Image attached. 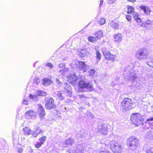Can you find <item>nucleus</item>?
I'll list each match as a JSON object with an SVG mask.
<instances>
[{
	"label": "nucleus",
	"mask_w": 153,
	"mask_h": 153,
	"mask_svg": "<svg viewBox=\"0 0 153 153\" xmlns=\"http://www.w3.org/2000/svg\"><path fill=\"white\" fill-rule=\"evenodd\" d=\"M110 148L112 151L115 153H120L123 149L121 144L115 140V137L113 134H111L109 137Z\"/></svg>",
	"instance_id": "1"
},
{
	"label": "nucleus",
	"mask_w": 153,
	"mask_h": 153,
	"mask_svg": "<svg viewBox=\"0 0 153 153\" xmlns=\"http://www.w3.org/2000/svg\"><path fill=\"white\" fill-rule=\"evenodd\" d=\"M127 71H128V73L126 76V78L132 82H134L137 79L136 73V71L134 70L133 67L131 66H127L124 70V75L126 74Z\"/></svg>",
	"instance_id": "2"
},
{
	"label": "nucleus",
	"mask_w": 153,
	"mask_h": 153,
	"mask_svg": "<svg viewBox=\"0 0 153 153\" xmlns=\"http://www.w3.org/2000/svg\"><path fill=\"white\" fill-rule=\"evenodd\" d=\"M131 120L133 124L137 126L141 124L143 125L142 122L143 119L142 116L139 113H133L131 116Z\"/></svg>",
	"instance_id": "3"
},
{
	"label": "nucleus",
	"mask_w": 153,
	"mask_h": 153,
	"mask_svg": "<svg viewBox=\"0 0 153 153\" xmlns=\"http://www.w3.org/2000/svg\"><path fill=\"white\" fill-rule=\"evenodd\" d=\"M78 84L80 88L84 89L83 91L87 92L94 90L92 83L91 82H86L85 81L81 80L79 81Z\"/></svg>",
	"instance_id": "4"
},
{
	"label": "nucleus",
	"mask_w": 153,
	"mask_h": 153,
	"mask_svg": "<svg viewBox=\"0 0 153 153\" xmlns=\"http://www.w3.org/2000/svg\"><path fill=\"white\" fill-rule=\"evenodd\" d=\"M137 58L140 60L147 59L149 57V52L146 48H143L138 50L136 52Z\"/></svg>",
	"instance_id": "5"
},
{
	"label": "nucleus",
	"mask_w": 153,
	"mask_h": 153,
	"mask_svg": "<svg viewBox=\"0 0 153 153\" xmlns=\"http://www.w3.org/2000/svg\"><path fill=\"white\" fill-rule=\"evenodd\" d=\"M127 144L130 149L134 150L137 147L138 139L134 136L130 137L127 140Z\"/></svg>",
	"instance_id": "6"
},
{
	"label": "nucleus",
	"mask_w": 153,
	"mask_h": 153,
	"mask_svg": "<svg viewBox=\"0 0 153 153\" xmlns=\"http://www.w3.org/2000/svg\"><path fill=\"white\" fill-rule=\"evenodd\" d=\"M79 65H75L74 67L77 70L82 71L83 73L86 72L89 69V66L87 65L85 62H78Z\"/></svg>",
	"instance_id": "7"
},
{
	"label": "nucleus",
	"mask_w": 153,
	"mask_h": 153,
	"mask_svg": "<svg viewBox=\"0 0 153 153\" xmlns=\"http://www.w3.org/2000/svg\"><path fill=\"white\" fill-rule=\"evenodd\" d=\"M132 100L130 99L127 98L124 99L121 102V104L123 109L128 110L132 108Z\"/></svg>",
	"instance_id": "8"
},
{
	"label": "nucleus",
	"mask_w": 153,
	"mask_h": 153,
	"mask_svg": "<svg viewBox=\"0 0 153 153\" xmlns=\"http://www.w3.org/2000/svg\"><path fill=\"white\" fill-rule=\"evenodd\" d=\"M45 108L47 109H54L56 107L54 100L52 98H47L45 101Z\"/></svg>",
	"instance_id": "9"
},
{
	"label": "nucleus",
	"mask_w": 153,
	"mask_h": 153,
	"mask_svg": "<svg viewBox=\"0 0 153 153\" xmlns=\"http://www.w3.org/2000/svg\"><path fill=\"white\" fill-rule=\"evenodd\" d=\"M38 114H39L40 117L42 120L44 119V117L45 115V112L44 108L40 104L38 105Z\"/></svg>",
	"instance_id": "10"
},
{
	"label": "nucleus",
	"mask_w": 153,
	"mask_h": 153,
	"mask_svg": "<svg viewBox=\"0 0 153 153\" xmlns=\"http://www.w3.org/2000/svg\"><path fill=\"white\" fill-rule=\"evenodd\" d=\"M78 78L75 74H71L68 77V81L71 84L75 85Z\"/></svg>",
	"instance_id": "11"
},
{
	"label": "nucleus",
	"mask_w": 153,
	"mask_h": 153,
	"mask_svg": "<svg viewBox=\"0 0 153 153\" xmlns=\"http://www.w3.org/2000/svg\"><path fill=\"white\" fill-rule=\"evenodd\" d=\"M152 25H153V20H148L145 23L143 22L141 26L143 27H145L149 29H151L152 28Z\"/></svg>",
	"instance_id": "12"
},
{
	"label": "nucleus",
	"mask_w": 153,
	"mask_h": 153,
	"mask_svg": "<svg viewBox=\"0 0 153 153\" xmlns=\"http://www.w3.org/2000/svg\"><path fill=\"white\" fill-rule=\"evenodd\" d=\"M83 144H78L74 150L75 153H84V148Z\"/></svg>",
	"instance_id": "13"
},
{
	"label": "nucleus",
	"mask_w": 153,
	"mask_h": 153,
	"mask_svg": "<svg viewBox=\"0 0 153 153\" xmlns=\"http://www.w3.org/2000/svg\"><path fill=\"white\" fill-rule=\"evenodd\" d=\"M107 129L108 128L106 125H101L99 127V132L100 134H105L107 133Z\"/></svg>",
	"instance_id": "14"
},
{
	"label": "nucleus",
	"mask_w": 153,
	"mask_h": 153,
	"mask_svg": "<svg viewBox=\"0 0 153 153\" xmlns=\"http://www.w3.org/2000/svg\"><path fill=\"white\" fill-rule=\"evenodd\" d=\"M64 91L67 93H68L69 96H71L72 94L71 91V88L70 85L67 83L64 84Z\"/></svg>",
	"instance_id": "15"
},
{
	"label": "nucleus",
	"mask_w": 153,
	"mask_h": 153,
	"mask_svg": "<svg viewBox=\"0 0 153 153\" xmlns=\"http://www.w3.org/2000/svg\"><path fill=\"white\" fill-rule=\"evenodd\" d=\"M140 8L141 10L147 15L149 14L151 12V10L149 7L142 5L140 6Z\"/></svg>",
	"instance_id": "16"
},
{
	"label": "nucleus",
	"mask_w": 153,
	"mask_h": 153,
	"mask_svg": "<svg viewBox=\"0 0 153 153\" xmlns=\"http://www.w3.org/2000/svg\"><path fill=\"white\" fill-rule=\"evenodd\" d=\"M102 51L106 59L111 54L110 51L105 48H103L102 49Z\"/></svg>",
	"instance_id": "17"
},
{
	"label": "nucleus",
	"mask_w": 153,
	"mask_h": 153,
	"mask_svg": "<svg viewBox=\"0 0 153 153\" xmlns=\"http://www.w3.org/2000/svg\"><path fill=\"white\" fill-rule=\"evenodd\" d=\"M108 25L115 30H117L119 26V25L118 23H116L114 21L110 22L108 23Z\"/></svg>",
	"instance_id": "18"
},
{
	"label": "nucleus",
	"mask_w": 153,
	"mask_h": 153,
	"mask_svg": "<svg viewBox=\"0 0 153 153\" xmlns=\"http://www.w3.org/2000/svg\"><path fill=\"white\" fill-rule=\"evenodd\" d=\"M87 53H87V50L83 49L79 50L78 52V54L81 57L85 56L87 55Z\"/></svg>",
	"instance_id": "19"
},
{
	"label": "nucleus",
	"mask_w": 153,
	"mask_h": 153,
	"mask_svg": "<svg viewBox=\"0 0 153 153\" xmlns=\"http://www.w3.org/2000/svg\"><path fill=\"white\" fill-rule=\"evenodd\" d=\"M22 130L24 131V135H29L30 134L31 132V130L30 128L27 127H25L23 128Z\"/></svg>",
	"instance_id": "20"
},
{
	"label": "nucleus",
	"mask_w": 153,
	"mask_h": 153,
	"mask_svg": "<svg viewBox=\"0 0 153 153\" xmlns=\"http://www.w3.org/2000/svg\"><path fill=\"white\" fill-rule=\"evenodd\" d=\"M139 14L137 13H134L133 14V18L134 20L136 21L137 23H140L142 22L141 19L139 17Z\"/></svg>",
	"instance_id": "21"
},
{
	"label": "nucleus",
	"mask_w": 153,
	"mask_h": 153,
	"mask_svg": "<svg viewBox=\"0 0 153 153\" xmlns=\"http://www.w3.org/2000/svg\"><path fill=\"white\" fill-rule=\"evenodd\" d=\"M52 82L51 80L48 79L44 78L42 80V83L45 85H48L51 84Z\"/></svg>",
	"instance_id": "22"
},
{
	"label": "nucleus",
	"mask_w": 153,
	"mask_h": 153,
	"mask_svg": "<svg viewBox=\"0 0 153 153\" xmlns=\"http://www.w3.org/2000/svg\"><path fill=\"white\" fill-rule=\"evenodd\" d=\"M95 36L98 39H100L103 36L102 32L101 30L96 31Z\"/></svg>",
	"instance_id": "23"
},
{
	"label": "nucleus",
	"mask_w": 153,
	"mask_h": 153,
	"mask_svg": "<svg viewBox=\"0 0 153 153\" xmlns=\"http://www.w3.org/2000/svg\"><path fill=\"white\" fill-rule=\"evenodd\" d=\"M147 64L149 66L153 67V56L148 59Z\"/></svg>",
	"instance_id": "24"
},
{
	"label": "nucleus",
	"mask_w": 153,
	"mask_h": 153,
	"mask_svg": "<svg viewBox=\"0 0 153 153\" xmlns=\"http://www.w3.org/2000/svg\"><path fill=\"white\" fill-rule=\"evenodd\" d=\"M26 115L30 117H35L36 115V113L32 110L27 111L25 113Z\"/></svg>",
	"instance_id": "25"
},
{
	"label": "nucleus",
	"mask_w": 153,
	"mask_h": 153,
	"mask_svg": "<svg viewBox=\"0 0 153 153\" xmlns=\"http://www.w3.org/2000/svg\"><path fill=\"white\" fill-rule=\"evenodd\" d=\"M88 75L92 76H96V71L94 69H90L88 71Z\"/></svg>",
	"instance_id": "26"
},
{
	"label": "nucleus",
	"mask_w": 153,
	"mask_h": 153,
	"mask_svg": "<svg viewBox=\"0 0 153 153\" xmlns=\"http://www.w3.org/2000/svg\"><path fill=\"white\" fill-rule=\"evenodd\" d=\"M122 36L120 33H118L114 36V39L115 41L120 42L122 39Z\"/></svg>",
	"instance_id": "27"
},
{
	"label": "nucleus",
	"mask_w": 153,
	"mask_h": 153,
	"mask_svg": "<svg viewBox=\"0 0 153 153\" xmlns=\"http://www.w3.org/2000/svg\"><path fill=\"white\" fill-rule=\"evenodd\" d=\"M55 94L57 96L58 98L61 100H64V97L62 96L61 91H56L55 93Z\"/></svg>",
	"instance_id": "28"
},
{
	"label": "nucleus",
	"mask_w": 153,
	"mask_h": 153,
	"mask_svg": "<svg viewBox=\"0 0 153 153\" xmlns=\"http://www.w3.org/2000/svg\"><path fill=\"white\" fill-rule=\"evenodd\" d=\"M127 8L128 9L127 13L128 14H131L134 11V8L131 6H128Z\"/></svg>",
	"instance_id": "29"
},
{
	"label": "nucleus",
	"mask_w": 153,
	"mask_h": 153,
	"mask_svg": "<svg viewBox=\"0 0 153 153\" xmlns=\"http://www.w3.org/2000/svg\"><path fill=\"white\" fill-rule=\"evenodd\" d=\"M29 97L31 100H32V101L36 102L38 101V97L37 95H34L30 94L29 96Z\"/></svg>",
	"instance_id": "30"
},
{
	"label": "nucleus",
	"mask_w": 153,
	"mask_h": 153,
	"mask_svg": "<svg viewBox=\"0 0 153 153\" xmlns=\"http://www.w3.org/2000/svg\"><path fill=\"white\" fill-rule=\"evenodd\" d=\"M96 55L97 58L96 62H98L100 60L101 58V54L99 51H97Z\"/></svg>",
	"instance_id": "31"
},
{
	"label": "nucleus",
	"mask_w": 153,
	"mask_h": 153,
	"mask_svg": "<svg viewBox=\"0 0 153 153\" xmlns=\"http://www.w3.org/2000/svg\"><path fill=\"white\" fill-rule=\"evenodd\" d=\"M74 141L72 138H70L66 140V143L67 145H72L74 143Z\"/></svg>",
	"instance_id": "32"
},
{
	"label": "nucleus",
	"mask_w": 153,
	"mask_h": 153,
	"mask_svg": "<svg viewBox=\"0 0 153 153\" xmlns=\"http://www.w3.org/2000/svg\"><path fill=\"white\" fill-rule=\"evenodd\" d=\"M36 93L37 95L39 96H45L46 95V93L43 91L41 90H38L36 91Z\"/></svg>",
	"instance_id": "33"
},
{
	"label": "nucleus",
	"mask_w": 153,
	"mask_h": 153,
	"mask_svg": "<svg viewBox=\"0 0 153 153\" xmlns=\"http://www.w3.org/2000/svg\"><path fill=\"white\" fill-rule=\"evenodd\" d=\"M88 40L90 42H94L98 39L96 37H94L93 36H89L88 38Z\"/></svg>",
	"instance_id": "34"
},
{
	"label": "nucleus",
	"mask_w": 153,
	"mask_h": 153,
	"mask_svg": "<svg viewBox=\"0 0 153 153\" xmlns=\"http://www.w3.org/2000/svg\"><path fill=\"white\" fill-rule=\"evenodd\" d=\"M146 137L149 140L153 139V135L151 132H149L148 134H146Z\"/></svg>",
	"instance_id": "35"
},
{
	"label": "nucleus",
	"mask_w": 153,
	"mask_h": 153,
	"mask_svg": "<svg viewBox=\"0 0 153 153\" xmlns=\"http://www.w3.org/2000/svg\"><path fill=\"white\" fill-rule=\"evenodd\" d=\"M40 82V80L39 77L35 78L33 80V85L35 86L38 84Z\"/></svg>",
	"instance_id": "36"
},
{
	"label": "nucleus",
	"mask_w": 153,
	"mask_h": 153,
	"mask_svg": "<svg viewBox=\"0 0 153 153\" xmlns=\"http://www.w3.org/2000/svg\"><path fill=\"white\" fill-rule=\"evenodd\" d=\"M105 22V20L104 18H101L99 20L98 23L100 25H102L104 24Z\"/></svg>",
	"instance_id": "37"
},
{
	"label": "nucleus",
	"mask_w": 153,
	"mask_h": 153,
	"mask_svg": "<svg viewBox=\"0 0 153 153\" xmlns=\"http://www.w3.org/2000/svg\"><path fill=\"white\" fill-rule=\"evenodd\" d=\"M116 56L112 54L111 53L110 55V56L108 57L106 59L108 60H110L114 61V59L115 58Z\"/></svg>",
	"instance_id": "38"
},
{
	"label": "nucleus",
	"mask_w": 153,
	"mask_h": 153,
	"mask_svg": "<svg viewBox=\"0 0 153 153\" xmlns=\"http://www.w3.org/2000/svg\"><path fill=\"white\" fill-rule=\"evenodd\" d=\"M34 131L38 135L40 133H43V131L39 129V127L36 128V129H34Z\"/></svg>",
	"instance_id": "39"
},
{
	"label": "nucleus",
	"mask_w": 153,
	"mask_h": 153,
	"mask_svg": "<svg viewBox=\"0 0 153 153\" xmlns=\"http://www.w3.org/2000/svg\"><path fill=\"white\" fill-rule=\"evenodd\" d=\"M56 83L59 87L61 86L62 85V82L57 78H56L55 79Z\"/></svg>",
	"instance_id": "40"
},
{
	"label": "nucleus",
	"mask_w": 153,
	"mask_h": 153,
	"mask_svg": "<svg viewBox=\"0 0 153 153\" xmlns=\"http://www.w3.org/2000/svg\"><path fill=\"white\" fill-rule=\"evenodd\" d=\"M86 114L89 117V119L93 118L94 117L93 114L89 111H87L86 113Z\"/></svg>",
	"instance_id": "41"
},
{
	"label": "nucleus",
	"mask_w": 153,
	"mask_h": 153,
	"mask_svg": "<svg viewBox=\"0 0 153 153\" xmlns=\"http://www.w3.org/2000/svg\"><path fill=\"white\" fill-rule=\"evenodd\" d=\"M46 139V136H42L39 139L40 142L42 144L44 143Z\"/></svg>",
	"instance_id": "42"
},
{
	"label": "nucleus",
	"mask_w": 153,
	"mask_h": 153,
	"mask_svg": "<svg viewBox=\"0 0 153 153\" xmlns=\"http://www.w3.org/2000/svg\"><path fill=\"white\" fill-rule=\"evenodd\" d=\"M146 153H153V147L148 148L146 149Z\"/></svg>",
	"instance_id": "43"
},
{
	"label": "nucleus",
	"mask_w": 153,
	"mask_h": 153,
	"mask_svg": "<svg viewBox=\"0 0 153 153\" xmlns=\"http://www.w3.org/2000/svg\"><path fill=\"white\" fill-rule=\"evenodd\" d=\"M42 144V143H41L40 142H38L36 144L35 147L37 148H39L41 146Z\"/></svg>",
	"instance_id": "44"
},
{
	"label": "nucleus",
	"mask_w": 153,
	"mask_h": 153,
	"mask_svg": "<svg viewBox=\"0 0 153 153\" xmlns=\"http://www.w3.org/2000/svg\"><path fill=\"white\" fill-rule=\"evenodd\" d=\"M59 68H63L65 67V64L64 63H61L59 64L58 65Z\"/></svg>",
	"instance_id": "45"
},
{
	"label": "nucleus",
	"mask_w": 153,
	"mask_h": 153,
	"mask_svg": "<svg viewBox=\"0 0 153 153\" xmlns=\"http://www.w3.org/2000/svg\"><path fill=\"white\" fill-rule=\"evenodd\" d=\"M126 18L128 21H131V16L129 15H126Z\"/></svg>",
	"instance_id": "46"
},
{
	"label": "nucleus",
	"mask_w": 153,
	"mask_h": 153,
	"mask_svg": "<svg viewBox=\"0 0 153 153\" xmlns=\"http://www.w3.org/2000/svg\"><path fill=\"white\" fill-rule=\"evenodd\" d=\"M31 134L34 137H36L38 135L34 131H33L31 132Z\"/></svg>",
	"instance_id": "47"
},
{
	"label": "nucleus",
	"mask_w": 153,
	"mask_h": 153,
	"mask_svg": "<svg viewBox=\"0 0 153 153\" xmlns=\"http://www.w3.org/2000/svg\"><path fill=\"white\" fill-rule=\"evenodd\" d=\"M46 65L47 66L49 67V68H51L52 69L53 68V66L52 64L50 63H48L46 64Z\"/></svg>",
	"instance_id": "48"
},
{
	"label": "nucleus",
	"mask_w": 153,
	"mask_h": 153,
	"mask_svg": "<svg viewBox=\"0 0 153 153\" xmlns=\"http://www.w3.org/2000/svg\"><path fill=\"white\" fill-rule=\"evenodd\" d=\"M59 72V73H60L62 75H63L64 73L65 72L64 70L63 69H60Z\"/></svg>",
	"instance_id": "49"
},
{
	"label": "nucleus",
	"mask_w": 153,
	"mask_h": 153,
	"mask_svg": "<svg viewBox=\"0 0 153 153\" xmlns=\"http://www.w3.org/2000/svg\"><path fill=\"white\" fill-rule=\"evenodd\" d=\"M78 96L80 98H83L84 99L86 98V97L85 95L83 94L79 95Z\"/></svg>",
	"instance_id": "50"
},
{
	"label": "nucleus",
	"mask_w": 153,
	"mask_h": 153,
	"mask_svg": "<svg viewBox=\"0 0 153 153\" xmlns=\"http://www.w3.org/2000/svg\"><path fill=\"white\" fill-rule=\"evenodd\" d=\"M99 153H110V152L108 150L102 151L100 152Z\"/></svg>",
	"instance_id": "51"
},
{
	"label": "nucleus",
	"mask_w": 153,
	"mask_h": 153,
	"mask_svg": "<svg viewBox=\"0 0 153 153\" xmlns=\"http://www.w3.org/2000/svg\"><path fill=\"white\" fill-rule=\"evenodd\" d=\"M116 1V0H108V2L110 4H112L115 2Z\"/></svg>",
	"instance_id": "52"
},
{
	"label": "nucleus",
	"mask_w": 153,
	"mask_h": 153,
	"mask_svg": "<svg viewBox=\"0 0 153 153\" xmlns=\"http://www.w3.org/2000/svg\"><path fill=\"white\" fill-rule=\"evenodd\" d=\"M64 70L65 73L67 72H69V69L68 68H64Z\"/></svg>",
	"instance_id": "53"
},
{
	"label": "nucleus",
	"mask_w": 153,
	"mask_h": 153,
	"mask_svg": "<svg viewBox=\"0 0 153 153\" xmlns=\"http://www.w3.org/2000/svg\"><path fill=\"white\" fill-rule=\"evenodd\" d=\"M146 120L148 122L153 121V117H151L150 118Z\"/></svg>",
	"instance_id": "54"
},
{
	"label": "nucleus",
	"mask_w": 153,
	"mask_h": 153,
	"mask_svg": "<svg viewBox=\"0 0 153 153\" xmlns=\"http://www.w3.org/2000/svg\"><path fill=\"white\" fill-rule=\"evenodd\" d=\"M22 103H23L24 104H25V105H27V103H28V102H27V101L25 100H24L23 101Z\"/></svg>",
	"instance_id": "55"
},
{
	"label": "nucleus",
	"mask_w": 153,
	"mask_h": 153,
	"mask_svg": "<svg viewBox=\"0 0 153 153\" xmlns=\"http://www.w3.org/2000/svg\"><path fill=\"white\" fill-rule=\"evenodd\" d=\"M103 2V0H100L99 7H100V6L102 4Z\"/></svg>",
	"instance_id": "56"
},
{
	"label": "nucleus",
	"mask_w": 153,
	"mask_h": 153,
	"mask_svg": "<svg viewBox=\"0 0 153 153\" xmlns=\"http://www.w3.org/2000/svg\"><path fill=\"white\" fill-rule=\"evenodd\" d=\"M56 113L57 114H58V117H60V111H56Z\"/></svg>",
	"instance_id": "57"
},
{
	"label": "nucleus",
	"mask_w": 153,
	"mask_h": 153,
	"mask_svg": "<svg viewBox=\"0 0 153 153\" xmlns=\"http://www.w3.org/2000/svg\"><path fill=\"white\" fill-rule=\"evenodd\" d=\"M128 1H130L131 2H135L136 1V0H127Z\"/></svg>",
	"instance_id": "58"
},
{
	"label": "nucleus",
	"mask_w": 153,
	"mask_h": 153,
	"mask_svg": "<svg viewBox=\"0 0 153 153\" xmlns=\"http://www.w3.org/2000/svg\"><path fill=\"white\" fill-rule=\"evenodd\" d=\"M71 101L70 99H68L67 100V101H66V102L67 103L69 102H71Z\"/></svg>",
	"instance_id": "59"
},
{
	"label": "nucleus",
	"mask_w": 153,
	"mask_h": 153,
	"mask_svg": "<svg viewBox=\"0 0 153 153\" xmlns=\"http://www.w3.org/2000/svg\"><path fill=\"white\" fill-rule=\"evenodd\" d=\"M67 59V57H63V58H62V60H65Z\"/></svg>",
	"instance_id": "60"
},
{
	"label": "nucleus",
	"mask_w": 153,
	"mask_h": 153,
	"mask_svg": "<svg viewBox=\"0 0 153 153\" xmlns=\"http://www.w3.org/2000/svg\"><path fill=\"white\" fill-rule=\"evenodd\" d=\"M87 105H88L89 106H90V104L88 102V103H87Z\"/></svg>",
	"instance_id": "61"
},
{
	"label": "nucleus",
	"mask_w": 153,
	"mask_h": 153,
	"mask_svg": "<svg viewBox=\"0 0 153 153\" xmlns=\"http://www.w3.org/2000/svg\"><path fill=\"white\" fill-rule=\"evenodd\" d=\"M36 62L33 65V66L35 67V64L36 63Z\"/></svg>",
	"instance_id": "62"
},
{
	"label": "nucleus",
	"mask_w": 153,
	"mask_h": 153,
	"mask_svg": "<svg viewBox=\"0 0 153 153\" xmlns=\"http://www.w3.org/2000/svg\"><path fill=\"white\" fill-rule=\"evenodd\" d=\"M93 153H99V152H94Z\"/></svg>",
	"instance_id": "63"
}]
</instances>
